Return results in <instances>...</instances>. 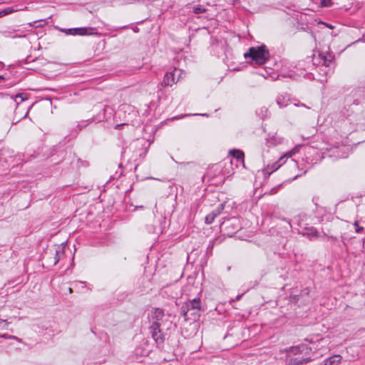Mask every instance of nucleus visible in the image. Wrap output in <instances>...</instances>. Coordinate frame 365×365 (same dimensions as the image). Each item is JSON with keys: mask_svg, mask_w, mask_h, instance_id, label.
<instances>
[{"mask_svg": "<svg viewBox=\"0 0 365 365\" xmlns=\"http://www.w3.org/2000/svg\"><path fill=\"white\" fill-rule=\"evenodd\" d=\"M186 115H185V116H186ZM183 117H184V115H181V116H180V117H175L174 118H175V119H180V118H183Z\"/></svg>", "mask_w": 365, "mask_h": 365, "instance_id": "24", "label": "nucleus"}, {"mask_svg": "<svg viewBox=\"0 0 365 365\" xmlns=\"http://www.w3.org/2000/svg\"><path fill=\"white\" fill-rule=\"evenodd\" d=\"M161 324L158 322H153L150 327L152 333V337L158 344H162L164 341L163 335L160 329Z\"/></svg>", "mask_w": 365, "mask_h": 365, "instance_id": "4", "label": "nucleus"}, {"mask_svg": "<svg viewBox=\"0 0 365 365\" xmlns=\"http://www.w3.org/2000/svg\"><path fill=\"white\" fill-rule=\"evenodd\" d=\"M2 324H4V325H7L8 322L6 320L0 319V327L1 326Z\"/></svg>", "mask_w": 365, "mask_h": 365, "instance_id": "22", "label": "nucleus"}, {"mask_svg": "<svg viewBox=\"0 0 365 365\" xmlns=\"http://www.w3.org/2000/svg\"><path fill=\"white\" fill-rule=\"evenodd\" d=\"M67 34H71V35H93L97 34V31L95 28H76V29H68L66 32Z\"/></svg>", "mask_w": 365, "mask_h": 365, "instance_id": "5", "label": "nucleus"}, {"mask_svg": "<svg viewBox=\"0 0 365 365\" xmlns=\"http://www.w3.org/2000/svg\"><path fill=\"white\" fill-rule=\"evenodd\" d=\"M201 310V302L199 298H195L186 302L185 305L182 307V314L186 320L190 319L192 317L193 320H196L200 316Z\"/></svg>", "mask_w": 365, "mask_h": 365, "instance_id": "2", "label": "nucleus"}, {"mask_svg": "<svg viewBox=\"0 0 365 365\" xmlns=\"http://www.w3.org/2000/svg\"><path fill=\"white\" fill-rule=\"evenodd\" d=\"M230 224H231V220H227V222H225L222 223V227H225V226H227V225H228Z\"/></svg>", "mask_w": 365, "mask_h": 365, "instance_id": "21", "label": "nucleus"}, {"mask_svg": "<svg viewBox=\"0 0 365 365\" xmlns=\"http://www.w3.org/2000/svg\"><path fill=\"white\" fill-rule=\"evenodd\" d=\"M63 255L62 250H56V257H55V262H54L55 264L58 262V260L61 257V255Z\"/></svg>", "mask_w": 365, "mask_h": 365, "instance_id": "16", "label": "nucleus"}, {"mask_svg": "<svg viewBox=\"0 0 365 365\" xmlns=\"http://www.w3.org/2000/svg\"><path fill=\"white\" fill-rule=\"evenodd\" d=\"M287 359H288L286 363V365H303L312 361V359L310 357L304 359H300L299 357H291Z\"/></svg>", "mask_w": 365, "mask_h": 365, "instance_id": "8", "label": "nucleus"}, {"mask_svg": "<svg viewBox=\"0 0 365 365\" xmlns=\"http://www.w3.org/2000/svg\"><path fill=\"white\" fill-rule=\"evenodd\" d=\"M16 10H14L12 8H10V7L4 9L0 11V17L4 16L7 15V14H11V13H12V12H14Z\"/></svg>", "mask_w": 365, "mask_h": 365, "instance_id": "13", "label": "nucleus"}, {"mask_svg": "<svg viewBox=\"0 0 365 365\" xmlns=\"http://www.w3.org/2000/svg\"><path fill=\"white\" fill-rule=\"evenodd\" d=\"M0 337H2V338H5V339H17V337L16 336H9L8 334H1L0 335Z\"/></svg>", "mask_w": 365, "mask_h": 365, "instance_id": "20", "label": "nucleus"}, {"mask_svg": "<svg viewBox=\"0 0 365 365\" xmlns=\"http://www.w3.org/2000/svg\"><path fill=\"white\" fill-rule=\"evenodd\" d=\"M354 226H355V227H356V232L357 233H359V232H361L363 230V227H359V223H358V222H357V221H356V222H354Z\"/></svg>", "mask_w": 365, "mask_h": 365, "instance_id": "18", "label": "nucleus"}, {"mask_svg": "<svg viewBox=\"0 0 365 365\" xmlns=\"http://www.w3.org/2000/svg\"><path fill=\"white\" fill-rule=\"evenodd\" d=\"M245 58H251L255 63L262 65L264 64L269 58V53L266 49L265 46H261L258 47H251L249 49V52L245 53Z\"/></svg>", "mask_w": 365, "mask_h": 365, "instance_id": "1", "label": "nucleus"}, {"mask_svg": "<svg viewBox=\"0 0 365 365\" xmlns=\"http://www.w3.org/2000/svg\"><path fill=\"white\" fill-rule=\"evenodd\" d=\"M216 217V215L214 213H210L205 217V222L207 224H211L213 221L215 217Z\"/></svg>", "mask_w": 365, "mask_h": 365, "instance_id": "14", "label": "nucleus"}, {"mask_svg": "<svg viewBox=\"0 0 365 365\" xmlns=\"http://www.w3.org/2000/svg\"><path fill=\"white\" fill-rule=\"evenodd\" d=\"M120 125H121V124H118V125H116V128H118V127H120Z\"/></svg>", "mask_w": 365, "mask_h": 365, "instance_id": "27", "label": "nucleus"}, {"mask_svg": "<svg viewBox=\"0 0 365 365\" xmlns=\"http://www.w3.org/2000/svg\"><path fill=\"white\" fill-rule=\"evenodd\" d=\"M311 351V349L305 345V344H300L297 346H290L286 349H284L280 351L281 353L285 352L287 354V358H291L294 357V356H297L298 354H309Z\"/></svg>", "mask_w": 365, "mask_h": 365, "instance_id": "3", "label": "nucleus"}, {"mask_svg": "<svg viewBox=\"0 0 365 365\" xmlns=\"http://www.w3.org/2000/svg\"><path fill=\"white\" fill-rule=\"evenodd\" d=\"M315 60L318 61L319 63L328 67L333 61V56L331 54L326 55L324 53H319L318 56L315 58Z\"/></svg>", "mask_w": 365, "mask_h": 365, "instance_id": "7", "label": "nucleus"}, {"mask_svg": "<svg viewBox=\"0 0 365 365\" xmlns=\"http://www.w3.org/2000/svg\"><path fill=\"white\" fill-rule=\"evenodd\" d=\"M321 4L323 6H328L331 4V0H322Z\"/></svg>", "mask_w": 365, "mask_h": 365, "instance_id": "19", "label": "nucleus"}, {"mask_svg": "<svg viewBox=\"0 0 365 365\" xmlns=\"http://www.w3.org/2000/svg\"><path fill=\"white\" fill-rule=\"evenodd\" d=\"M177 71V69H175L174 71L170 73H167L163 78V80L161 83V86L164 87L171 86L175 83H177L178 81L175 80V73Z\"/></svg>", "mask_w": 365, "mask_h": 365, "instance_id": "6", "label": "nucleus"}, {"mask_svg": "<svg viewBox=\"0 0 365 365\" xmlns=\"http://www.w3.org/2000/svg\"><path fill=\"white\" fill-rule=\"evenodd\" d=\"M298 152V148L297 147H295L294 148H293L292 150L287 152L285 155H284V157H287V158H290L292 157L293 155H294L296 153Z\"/></svg>", "mask_w": 365, "mask_h": 365, "instance_id": "15", "label": "nucleus"}, {"mask_svg": "<svg viewBox=\"0 0 365 365\" xmlns=\"http://www.w3.org/2000/svg\"><path fill=\"white\" fill-rule=\"evenodd\" d=\"M164 317V312L163 309L156 308L153 310V322H160L163 320Z\"/></svg>", "mask_w": 365, "mask_h": 365, "instance_id": "9", "label": "nucleus"}, {"mask_svg": "<svg viewBox=\"0 0 365 365\" xmlns=\"http://www.w3.org/2000/svg\"><path fill=\"white\" fill-rule=\"evenodd\" d=\"M69 292H70L71 293L72 292V289H71V288H70V289H69Z\"/></svg>", "mask_w": 365, "mask_h": 365, "instance_id": "28", "label": "nucleus"}, {"mask_svg": "<svg viewBox=\"0 0 365 365\" xmlns=\"http://www.w3.org/2000/svg\"><path fill=\"white\" fill-rule=\"evenodd\" d=\"M279 168V166H275V167L274 168V170H277V168Z\"/></svg>", "mask_w": 365, "mask_h": 365, "instance_id": "26", "label": "nucleus"}, {"mask_svg": "<svg viewBox=\"0 0 365 365\" xmlns=\"http://www.w3.org/2000/svg\"><path fill=\"white\" fill-rule=\"evenodd\" d=\"M194 12L197 14H202L205 11V9L200 6H195L193 8Z\"/></svg>", "mask_w": 365, "mask_h": 365, "instance_id": "17", "label": "nucleus"}, {"mask_svg": "<svg viewBox=\"0 0 365 365\" xmlns=\"http://www.w3.org/2000/svg\"><path fill=\"white\" fill-rule=\"evenodd\" d=\"M341 360V356L340 355H334L326 359L329 365H338Z\"/></svg>", "mask_w": 365, "mask_h": 365, "instance_id": "11", "label": "nucleus"}, {"mask_svg": "<svg viewBox=\"0 0 365 365\" xmlns=\"http://www.w3.org/2000/svg\"><path fill=\"white\" fill-rule=\"evenodd\" d=\"M287 101L286 96H282L277 98V103L279 108H283L287 105Z\"/></svg>", "mask_w": 365, "mask_h": 365, "instance_id": "12", "label": "nucleus"}, {"mask_svg": "<svg viewBox=\"0 0 365 365\" xmlns=\"http://www.w3.org/2000/svg\"><path fill=\"white\" fill-rule=\"evenodd\" d=\"M323 365H329V364H328V363H327V361L325 360V361H324Z\"/></svg>", "mask_w": 365, "mask_h": 365, "instance_id": "25", "label": "nucleus"}, {"mask_svg": "<svg viewBox=\"0 0 365 365\" xmlns=\"http://www.w3.org/2000/svg\"><path fill=\"white\" fill-rule=\"evenodd\" d=\"M229 153L235 158H236V159H237L239 160H242V163H244V156H245V155H244V153L242 150L233 149V150H230Z\"/></svg>", "mask_w": 365, "mask_h": 365, "instance_id": "10", "label": "nucleus"}, {"mask_svg": "<svg viewBox=\"0 0 365 365\" xmlns=\"http://www.w3.org/2000/svg\"><path fill=\"white\" fill-rule=\"evenodd\" d=\"M323 24H324L327 27H328L329 29H333V26L331 24H329L327 23H323Z\"/></svg>", "mask_w": 365, "mask_h": 365, "instance_id": "23", "label": "nucleus"}]
</instances>
